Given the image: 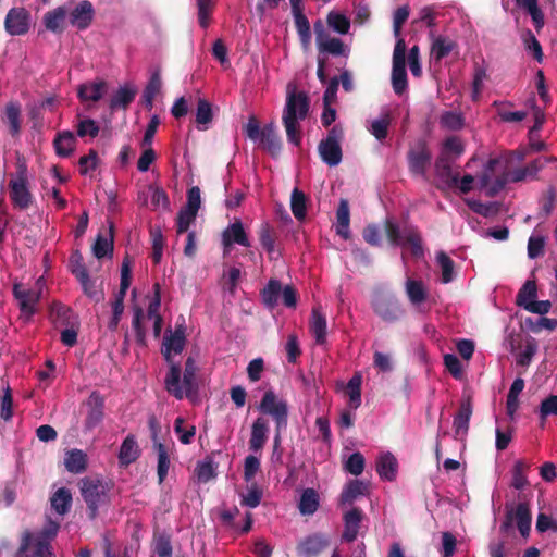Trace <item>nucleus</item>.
Instances as JSON below:
<instances>
[{"label": "nucleus", "mask_w": 557, "mask_h": 557, "mask_svg": "<svg viewBox=\"0 0 557 557\" xmlns=\"http://www.w3.org/2000/svg\"><path fill=\"white\" fill-rule=\"evenodd\" d=\"M465 144L459 136H448L441 146L434 163V171L440 181L449 188L458 183V172H454V163L463 154Z\"/></svg>", "instance_id": "nucleus-1"}, {"label": "nucleus", "mask_w": 557, "mask_h": 557, "mask_svg": "<svg viewBox=\"0 0 557 557\" xmlns=\"http://www.w3.org/2000/svg\"><path fill=\"white\" fill-rule=\"evenodd\" d=\"M196 371L197 367L195 360L191 357H188L185 361L183 381L181 384V366L177 363H171L169 372L164 379L166 392L173 395L176 399H182L184 396L190 397L193 394H196L198 389L196 383Z\"/></svg>", "instance_id": "nucleus-2"}, {"label": "nucleus", "mask_w": 557, "mask_h": 557, "mask_svg": "<svg viewBox=\"0 0 557 557\" xmlns=\"http://www.w3.org/2000/svg\"><path fill=\"white\" fill-rule=\"evenodd\" d=\"M81 495L87 505L89 519L98 516V509L110 502L111 483L100 478L85 476L79 480Z\"/></svg>", "instance_id": "nucleus-3"}, {"label": "nucleus", "mask_w": 557, "mask_h": 557, "mask_svg": "<svg viewBox=\"0 0 557 557\" xmlns=\"http://www.w3.org/2000/svg\"><path fill=\"white\" fill-rule=\"evenodd\" d=\"M244 133L249 139L259 141L262 148L272 157L275 158L281 153L282 140L273 122L260 128L258 120L252 115L245 125Z\"/></svg>", "instance_id": "nucleus-4"}, {"label": "nucleus", "mask_w": 557, "mask_h": 557, "mask_svg": "<svg viewBox=\"0 0 557 557\" xmlns=\"http://www.w3.org/2000/svg\"><path fill=\"white\" fill-rule=\"evenodd\" d=\"M315 34V44L318 57L332 55L348 58L350 48L337 37H332L326 30L321 20L313 24Z\"/></svg>", "instance_id": "nucleus-5"}, {"label": "nucleus", "mask_w": 557, "mask_h": 557, "mask_svg": "<svg viewBox=\"0 0 557 557\" xmlns=\"http://www.w3.org/2000/svg\"><path fill=\"white\" fill-rule=\"evenodd\" d=\"M261 413L271 416L275 422V429L284 430L288 422V405L286 400L277 397L273 389L267 391L258 406Z\"/></svg>", "instance_id": "nucleus-6"}, {"label": "nucleus", "mask_w": 557, "mask_h": 557, "mask_svg": "<svg viewBox=\"0 0 557 557\" xmlns=\"http://www.w3.org/2000/svg\"><path fill=\"white\" fill-rule=\"evenodd\" d=\"M406 42L403 38L397 39L393 52L392 86L396 95H403L408 87L406 72Z\"/></svg>", "instance_id": "nucleus-7"}, {"label": "nucleus", "mask_w": 557, "mask_h": 557, "mask_svg": "<svg viewBox=\"0 0 557 557\" xmlns=\"http://www.w3.org/2000/svg\"><path fill=\"white\" fill-rule=\"evenodd\" d=\"M39 278L34 287L25 288L23 284L15 283L13 285V296L18 302L22 314L29 319L36 312V306L41 296V285Z\"/></svg>", "instance_id": "nucleus-8"}, {"label": "nucleus", "mask_w": 557, "mask_h": 557, "mask_svg": "<svg viewBox=\"0 0 557 557\" xmlns=\"http://www.w3.org/2000/svg\"><path fill=\"white\" fill-rule=\"evenodd\" d=\"M372 308L384 322L394 323L404 315V309L394 295L377 294L372 300Z\"/></svg>", "instance_id": "nucleus-9"}, {"label": "nucleus", "mask_w": 557, "mask_h": 557, "mask_svg": "<svg viewBox=\"0 0 557 557\" xmlns=\"http://www.w3.org/2000/svg\"><path fill=\"white\" fill-rule=\"evenodd\" d=\"M409 171L416 176H425L432 161V153L426 140L419 139L407 153Z\"/></svg>", "instance_id": "nucleus-10"}, {"label": "nucleus", "mask_w": 557, "mask_h": 557, "mask_svg": "<svg viewBox=\"0 0 557 557\" xmlns=\"http://www.w3.org/2000/svg\"><path fill=\"white\" fill-rule=\"evenodd\" d=\"M32 15L23 7L11 8L4 18V29L11 36H23L30 28Z\"/></svg>", "instance_id": "nucleus-11"}, {"label": "nucleus", "mask_w": 557, "mask_h": 557, "mask_svg": "<svg viewBox=\"0 0 557 557\" xmlns=\"http://www.w3.org/2000/svg\"><path fill=\"white\" fill-rule=\"evenodd\" d=\"M9 187L10 198L14 207L21 210L29 208L33 201V196L27 187V176L25 168H21L17 171L16 178L10 181Z\"/></svg>", "instance_id": "nucleus-12"}, {"label": "nucleus", "mask_w": 557, "mask_h": 557, "mask_svg": "<svg viewBox=\"0 0 557 557\" xmlns=\"http://www.w3.org/2000/svg\"><path fill=\"white\" fill-rule=\"evenodd\" d=\"M69 24L78 30L87 29L95 18V9L89 0L79 1L72 10H67Z\"/></svg>", "instance_id": "nucleus-13"}, {"label": "nucleus", "mask_w": 557, "mask_h": 557, "mask_svg": "<svg viewBox=\"0 0 557 557\" xmlns=\"http://www.w3.org/2000/svg\"><path fill=\"white\" fill-rule=\"evenodd\" d=\"M292 108L294 119L305 120L309 113L310 100L305 91H296L295 88L290 89V85L287 87L286 103L283 110V116L287 115V112Z\"/></svg>", "instance_id": "nucleus-14"}, {"label": "nucleus", "mask_w": 557, "mask_h": 557, "mask_svg": "<svg viewBox=\"0 0 557 557\" xmlns=\"http://www.w3.org/2000/svg\"><path fill=\"white\" fill-rule=\"evenodd\" d=\"M512 520H516L518 530L523 537L529 536L531 530L532 515L528 503H519L515 510L507 511L506 521L502 528H508Z\"/></svg>", "instance_id": "nucleus-15"}, {"label": "nucleus", "mask_w": 557, "mask_h": 557, "mask_svg": "<svg viewBox=\"0 0 557 557\" xmlns=\"http://www.w3.org/2000/svg\"><path fill=\"white\" fill-rule=\"evenodd\" d=\"M86 407L87 413L85 418V428L87 430H92L101 423L104 417L103 396L97 391L91 392L86 401Z\"/></svg>", "instance_id": "nucleus-16"}, {"label": "nucleus", "mask_w": 557, "mask_h": 557, "mask_svg": "<svg viewBox=\"0 0 557 557\" xmlns=\"http://www.w3.org/2000/svg\"><path fill=\"white\" fill-rule=\"evenodd\" d=\"M170 334L165 335L163 338L162 349L161 352L166 360V362L174 363L172 361V352L177 355L181 354L185 347V327L183 324L176 325L175 331L172 333L169 331Z\"/></svg>", "instance_id": "nucleus-17"}, {"label": "nucleus", "mask_w": 557, "mask_h": 557, "mask_svg": "<svg viewBox=\"0 0 557 557\" xmlns=\"http://www.w3.org/2000/svg\"><path fill=\"white\" fill-rule=\"evenodd\" d=\"M557 162L555 157H539L524 168H518L508 173L510 182L518 183L527 177L536 178L537 173L543 170L547 163Z\"/></svg>", "instance_id": "nucleus-18"}, {"label": "nucleus", "mask_w": 557, "mask_h": 557, "mask_svg": "<svg viewBox=\"0 0 557 557\" xmlns=\"http://www.w3.org/2000/svg\"><path fill=\"white\" fill-rule=\"evenodd\" d=\"M330 542L322 534H312L307 536L297 545V554L299 557H317L327 548Z\"/></svg>", "instance_id": "nucleus-19"}, {"label": "nucleus", "mask_w": 557, "mask_h": 557, "mask_svg": "<svg viewBox=\"0 0 557 557\" xmlns=\"http://www.w3.org/2000/svg\"><path fill=\"white\" fill-rule=\"evenodd\" d=\"M269 423L263 417H258L251 424V432L249 438V449L253 453H259L263 449L269 435Z\"/></svg>", "instance_id": "nucleus-20"}, {"label": "nucleus", "mask_w": 557, "mask_h": 557, "mask_svg": "<svg viewBox=\"0 0 557 557\" xmlns=\"http://www.w3.org/2000/svg\"><path fill=\"white\" fill-rule=\"evenodd\" d=\"M472 416L471 397L468 396L460 401L459 409L454 417L453 428L455 437L467 435Z\"/></svg>", "instance_id": "nucleus-21"}, {"label": "nucleus", "mask_w": 557, "mask_h": 557, "mask_svg": "<svg viewBox=\"0 0 557 557\" xmlns=\"http://www.w3.org/2000/svg\"><path fill=\"white\" fill-rule=\"evenodd\" d=\"M222 244L224 248H230L234 244L250 247V242L248 239L247 233L245 232L244 225L242 221L236 220L234 223L230 224L222 233Z\"/></svg>", "instance_id": "nucleus-22"}, {"label": "nucleus", "mask_w": 557, "mask_h": 557, "mask_svg": "<svg viewBox=\"0 0 557 557\" xmlns=\"http://www.w3.org/2000/svg\"><path fill=\"white\" fill-rule=\"evenodd\" d=\"M67 8L60 5L45 13L42 23L47 30L53 34H62L66 27Z\"/></svg>", "instance_id": "nucleus-23"}, {"label": "nucleus", "mask_w": 557, "mask_h": 557, "mask_svg": "<svg viewBox=\"0 0 557 557\" xmlns=\"http://www.w3.org/2000/svg\"><path fill=\"white\" fill-rule=\"evenodd\" d=\"M60 530V524L51 518H47L46 523L41 531L35 539L34 546H36V554L41 555L51 548L50 542L57 536Z\"/></svg>", "instance_id": "nucleus-24"}, {"label": "nucleus", "mask_w": 557, "mask_h": 557, "mask_svg": "<svg viewBox=\"0 0 557 557\" xmlns=\"http://www.w3.org/2000/svg\"><path fill=\"white\" fill-rule=\"evenodd\" d=\"M362 518V511L361 509L354 507L349 511H347L344 515V532H343V540L351 543L357 539L360 522Z\"/></svg>", "instance_id": "nucleus-25"}, {"label": "nucleus", "mask_w": 557, "mask_h": 557, "mask_svg": "<svg viewBox=\"0 0 557 557\" xmlns=\"http://www.w3.org/2000/svg\"><path fill=\"white\" fill-rule=\"evenodd\" d=\"M259 240L262 248L268 252L271 260H276L281 257V252L275 249V242L277 238L275 230L269 223H262L258 231Z\"/></svg>", "instance_id": "nucleus-26"}, {"label": "nucleus", "mask_w": 557, "mask_h": 557, "mask_svg": "<svg viewBox=\"0 0 557 557\" xmlns=\"http://www.w3.org/2000/svg\"><path fill=\"white\" fill-rule=\"evenodd\" d=\"M350 210L349 202L347 199L342 198L339 200L337 210H336V225L335 231L338 236L344 239L350 238Z\"/></svg>", "instance_id": "nucleus-27"}, {"label": "nucleus", "mask_w": 557, "mask_h": 557, "mask_svg": "<svg viewBox=\"0 0 557 557\" xmlns=\"http://www.w3.org/2000/svg\"><path fill=\"white\" fill-rule=\"evenodd\" d=\"M76 137L71 131H62L57 133L53 139L55 153L61 158L70 157L76 147Z\"/></svg>", "instance_id": "nucleus-28"}, {"label": "nucleus", "mask_w": 557, "mask_h": 557, "mask_svg": "<svg viewBox=\"0 0 557 557\" xmlns=\"http://www.w3.org/2000/svg\"><path fill=\"white\" fill-rule=\"evenodd\" d=\"M318 150L322 161L329 166H336L341 163L343 158L341 144L321 140Z\"/></svg>", "instance_id": "nucleus-29"}, {"label": "nucleus", "mask_w": 557, "mask_h": 557, "mask_svg": "<svg viewBox=\"0 0 557 557\" xmlns=\"http://www.w3.org/2000/svg\"><path fill=\"white\" fill-rule=\"evenodd\" d=\"M397 460L392 453L381 455L376 461V472L382 480L394 481L397 474Z\"/></svg>", "instance_id": "nucleus-30"}, {"label": "nucleus", "mask_w": 557, "mask_h": 557, "mask_svg": "<svg viewBox=\"0 0 557 557\" xmlns=\"http://www.w3.org/2000/svg\"><path fill=\"white\" fill-rule=\"evenodd\" d=\"M309 326L315 343L323 345L326 342V318L318 308H313L311 311Z\"/></svg>", "instance_id": "nucleus-31"}, {"label": "nucleus", "mask_w": 557, "mask_h": 557, "mask_svg": "<svg viewBox=\"0 0 557 557\" xmlns=\"http://www.w3.org/2000/svg\"><path fill=\"white\" fill-rule=\"evenodd\" d=\"M64 466L71 473H83L87 469V455L81 449H71L65 454Z\"/></svg>", "instance_id": "nucleus-32"}, {"label": "nucleus", "mask_w": 557, "mask_h": 557, "mask_svg": "<svg viewBox=\"0 0 557 557\" xmlns=\"http://www.w3.org/2000/svg\"><path fill=\"white\" fill-rule=\"evenodd\" d=\"M368 485L360 480H350L343 488L339 497L342 505H351L359 496L366 495Z\"/></svg>", "instance_id": "nucleus-33"}, {"label": "nucleus", "mask_w": 557, "mask_h": 557, "mask_svg": "<svg viewBox=\"0 0 557 557\" xmlns=\"http://www.w3.org/2000/svg\"><path fill=\"white\" fill-rule=\"evenodd\" d=\"M140 455V450L134 435L129 434L122 442L119 453V459L122 465L128 466Z\"/></svg>", "instance_id": "nucleus-34"}, {"label": "nucleus", "mask_w": 557, "mask_h": 557, "mask_svg": "<svg viewBox=\"0 0 557 557\" xmlns=\"http://www.w3.org/2000/svg\"><path fill=\"white\" fill-rule=\"evenodd\" d=\"M106 86L104 81L82 84L78 87V98L82 101L97 102L102 98Z\"/></svg>", "instance_id": "nucleus-35"}, {"label": "nucleus", "mask_w": 557, "mask_h": 557, "mask_svg": "<svg viewBox=\"0 0 557 557\" xmlns=\"http://www.w3.org/2000/svg\"><path fill=\"white\" fill-rule=\"evenodd\" d=\"M136 92L137 91L135 88L128 86L120 87L110 99V109L112 111L117 109L126 110L128 106L134 101Z\"/></svg>", "instance_id": "nucleus-36"}, {"label": "nucleus", "mask_w": 557, "mask_h": 557, "mask_svg": "<svg viewBox=\"0 0 557 557\" xmlns=\"http://www.w3.org/2000/svg\"><path fill=\"white\" fill-rule=\"evenodd\" d=\"M50 503L57 513L64 516L70 511L72 505V494L70 490L66 487L58 488L51 496Z\"/></svg>", "instance_id": "nucleus-37"}, {"label": "nucleus", "mask_w": 557, "mask_h": 557, "mask_svg": "<svg viewBox=\"0 0 557 557\" xmlns=\"http://www.w3.org/2000/svg\"><path fill=\"white\" fill-rule=\"evenodd\" d=\"M405 289L412 305H420L428 298V292L422 281L408 278L405 284Z\"/></svg>", "instance_id": "nucleus-38"}, {"label": "nucleus", "mask_w": 557, "mask_h": 557, "mask_svg": "<svg viewBox=\"0 0 557 557\" xmlns=\"http://www.w3.org/2000/svg\"><path fill=\"white\" fill-rule=\"evenodd\" d=\"M319 507V495L314 488L308 487L304 490L298 504V509L301 515H313Z\"/></svg>", "instance_id": "nucleus-39"}, {"label": "nucleus", "mask_w": 557, "mask_h": 557, "mask_svg": "<svg viewBox=\"0 0 557 557\" xmlns=\"http://www.w3.org/2000/svg\"><path fill=\"white\" fill-rule=\"evenodd\" d=\"M281 290V282L275 278H271L267 286L260 292L264 306L270 309L274 308L278 302Z\"/></svg>", "instance_id": "nucleus-40"}, {"label": "nucleus", "mask_w": 557, "mask_h": 557, "mask_svg": "<svg viewBox=\"0 0 557 557\" xmlns=\"http://www.w3.org/2000/svg\"><path fill=\"white\" fill-rule=\"evenodd\" d=\"M282 120L288 141L295 146H299L301 143L300 126L298 123L299 119H294L292 108H289L286 116H282Z\"/></svg>", "instance_id": "nucleus-41"}, {"label": "nucleus", "mask_w": 557, "mask_h": 557, "mask_svg": "<svg viewBox=\"0 0 557 557\" xmlns=\"http://www.w3.org/2000/svg\"><path fill=\"white\" fill-rule=\"evenodd\" d=\"M290 210L298 221H304L307 215V197L304 191L297 187L293 189L290 196Z\"/></svg>", "instance_id": "nucleus-42"}, {"label": "nucleus", "mask_w": 557, "mask_h": 557, "mask_svg": "<svg viewBox=\"0 0 557 557\" xmlns=\"http://www.w3.org/2000/svg\"><path fill=\"white\" fill-rule=\"evenodd\" d=\"M456 47V44L444 37L437 36L433 39L431 46V55L435 59V61H441L446 58Z\"/></svg>", "instance_id": "nucleus-43"}, {"label": "nucleus", "mask_w": 557, "mask_h": 557, "mask_svg": "<svg viewBox=\"0 0 557 557\" xmlns=\"http://www.w3.org/2000/svg\"><path fill=\"white\" fill-rule=\"evenodd\" d=\"M519 7L523 8L531 16L534 28L540 33L545 25V16L542 9L539 7L537 0H523Z\"/></svg>", "instance_id": "nucleus-44"}, {"label": "nucleus", "mask_w": 557, "mask_h": 557, "mask_svg": "<svg viewBox=\"0 0 557 557\" xmlns=\"http://www.w3.org/2000/svg\"><path fill=\"white\" fill-rule=\"evenodd\" d=\"M293 16L301 45L305 47L309 46L311 41V29L308 18L304 14V11L294 12Z\"/></svg>", "instance_id": "nucleus-45"}, {"label": "nucleus", "mask_w": 557, "mask_h": 557, "mask_svg": "<svg viewBox=\"0 0 557 557\" xmlns=\"http://www.w3.org/2000/svg\"><path fill=\"white\" fill-rule=\"evenodd\" d=\"M529 469L530 466L524 460H517L515 462L511 481V486L513 488L521 491L529 485V481L525 474L529 471Z\"/></svg>", "instance_id": "nucleus-46"}, {"label": "nucleus", "mask_w": 557, "mask_h": 557, "mask_svg": "<svg viewBox=\"0 0 557 557\" xmlns=\"http://www.w3.org/2000/svg\"><path fill=\"white\" fill-rule=\"evenodd\" d=\"M326 23L330 28L339 35L349 33L350 20L342 13L331 11L326 16Z\"/></svg>", "instance_id": "nucleus-47"}, {"label": "nucleus", "mask_w": 557, "mask_h": 557, "mask_svg": "<svg viewBox=\"0 0 557 557\" xmlns=\"http://www.w3.org/2000/svg\"><path fill=\"white\" fill-rule=\"evenodd\" d=\"M158 455V466H157V474L159 483H163L165 480L169 468H170V457L168 453V448L164 444H158L157 447H153Z\"/></svg>", "instance_id": "nucleus-48"}, {"label": "nucleus", "mask_w": 557, "mask_h": 557, "mask_svg": "<svg viewBox=\"0 0 557 557\" xmlns=\"http://www.w3.org/2000/svg\"><path fill=\"white\" fill-rule=\"evenodd\" d=\"M21 106L17 102H9L5 106V117L10 126V133L15 136L21 131Z\"/></svg>", "instance_id": "nucleus-49"}, {"label": "nucleus", "mask_w": 557, "mask_h": 557, "mask_svg": "<svg viewBox=\"0 0 557 557\" xmlns=\"http://www.w3.org/2000/svg\"><path fill=\"white\" fill-rule=\"evenodd\" d=\"M404 239L408 245H410L411 253L414 257L423 255L422 238L420 232L416 227H406L404 230Z\"/></svg>", "instance_id": "nucleus-50"}, {"label": "nucleus", "mask_w": 557, "mask_h": 557, "mask_svg": "<svg viewBox=\"0 0 557 557\" xmlns=\"http://www.w3.org/2000/svg\"><path fill=\"white\" fill-rule=\"evenodd\" d=\"M346 392L349 397V405L357 409L361 405V377L354 375L347 383Z\"/></svg>", "instance_id": "nucleus-51"}, {"label": "nucleus", "mask_w": 557, "mask_h": 557, "mask_svg": "<svg viewBox=\"0 0 557 557\" xmlns=\"http://www.w3.org/2000/svg\"><path fill=\"white\" fill-rule=\"evenodd\" d=\"M521 37H522V41L524 44V48L533 54V58L537 62L541 63L543 61L544 54H543L542 46H541L540 41L536 39V37L534 36V34L530 29H525L522 33Z\"/></svg>", "instance_id": "nucleus-52"}, {"label": "nucleus", "mask_w": 557, "mask_h": 557, "mask_svg": "<svg viewBox=\"0 0 557 557\" xmlns=\"http://www.w3.org/2000/svg\"><path fill=\"white\" fill-rule=\"evenodd\" d=\"M556 201V189L553 185L548 186V188L543 193L540 203L541 210L539 212L540 218L546 219L549 216L555 208Z\"/></svg>", "instance_id": "nucleus-53"}, {"label": "nucleus", "mask_w": 557, "mask_h": 557, "mask_svg": "<svg viewBox=\"0 0 557 557\" xmlns=\"http://www.w3.org/2000/svg\"><path fill=\"white\" fill-rule=\"evenodd\" d=\"M213 117L211 103L202 98L198 99L196 110V122L198 125H203V129L208 128Z\"/></svg>", "instance_id": "nucleus-54"}, {"label": "nucleus", "mask_w": 557, "mask_h": 557, "mask_svg": "<svg viewBox=\"0 0 557 557\" xmlns=\"http://www.w3.org/2000/svg\"><path fill=\"white\" fill-rule=\"evenodd\" d=\"M537 296V288L534 281H527L517 294L516 304L524 309V305L533 301Z\"/></svg>", "instance_id": "nucleus-55"}, {"label": "nucleus", "mask_w": 557, "mask_h": 557, "mask_svg": "<svg viewBox=\"0 0 557 557\" xmlns=\"http://www.w3.org/2000/svg\"><path fill=\"white\" fill-rule=\"evenodd\" d=\"M437 263L442 271L441 281L444 284L450 283L454 280V267L455 263L453 259L446 255L444 251L437 253Z\"/></svg>", "instance_id": "nucleus-56"}, {"label": "nucleus", "mask_w": 557, "mask_h": 557, "mask_svg": "<svg viewBox=\"0 0 557 557\" xmlns=\"http://www.w3.org/2000/svg\"><path fill=\"white\" fill-rule=\"evenodd\" d=\"M440 123L449 131H459L465 126V117L461 113L446 111L441 115Z\"/></svg>", "instance_id": "nucleus-57"}, {"label": "nucleus", "mask_w": 557, "mask_h": 557, "mask_svg": "<svg viewBox=\"0 0 557 557\" xmlns=\"http://www.w3.org/2000/svg\"><path fill=\"white\" fill-rule=\"evenodd\" d=\"M539 414L542 428L545 425L547 417L557 416V395H549L542 400L539 407Z\"/></svg>", "instance_id": "nucleus-58"}, {"label": "nucleus", "mask_w": 557, "mask_h": 557, "mask_svg": "<svg viewBox=\"0 0 557 557\" xmlns=\"http://www.w3.org/2000/svg\"><path fill=\"white\" fill-rule=\"evenodd\" d=\"M144 310L140 307L134 308V317L132 321V327L135 332L136 342L140 346L146 345V333L143 326Z\"/></svg>", "instance_id": "nucleus-59"}, {"label": "nucleus", "mask_w": 557, "mask_h": 557, "mask_svg": "<svg viewBox=\"0 0 557 557\" xmlns=\"http://www.w3.org/2000/svg\"><path fill=\"white\" fill-rule=\"evenodd\" d=\"M113 252V239L106 238L103 235L99 234L96 238L95 244L92 245V253L97 259H102L108 255H112Z\"/></svg>", "instance_id": "nucleus-60"}, {"label": "nucleus", "mask_w": 557, "mask_h": 557, "mask_svg": "<svg viewBox=\"0 0 557 557\" xmlns=\"http://www.w3.org/2000/svg\"><path fill=\"white\" fill-rule=\"evenodd\" d=\"M546 244L545 236L531 235L528 240V257L530 259H536L544 255V248Z\"/></svg>", "instance_id": "nucleus-61"}, {"label": "nucleus", "mask_w": 557, "mask_h": 557, "mask_svg": "<svg viewBox=\"0 0 557 557\" xmlns=\"http://www.w3.org/2000/svg\"><path fill=\"white\" fill-rule=\"evenodd\" d=\"M69 270L77 278L88 273L84 263L83 255L79 250H74L69 258Z\"/></svg>", "instance_id": "nucleus-62"}, {"label": "nucleus", "mask_w": 557, "mask_h": 557, "mask_svg": "<svg viewBox=\"0 0 557 557\" xmlns=\"http://www.w3.org/2000/svg\"><path fill=\"white\" fill-rule=\"evenodd\" d=\"M197 213L182 208L176 218V233L183 234L188 231L190 224L196 220Z\"/></svg>", "instance_id": "nucleus-63"}, {"label": "nucleus", "mask_w": 557, "mask_h": 557, "mask_svg": "<svg viewBox=\"0 0 557 557\" xmlns=\"http://www.w3.org/2000/svg\"><path fill=\"white\" fill-rule=\"evenodd\" d=\"M345 470L352 475H360L364 470L363 455L359 451L351 454L345 463Z\"/></svg>", "instance_id": "nucleus-64"}]
</instances>
